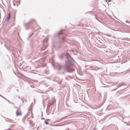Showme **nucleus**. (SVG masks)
Listing matches in <instances>:
<instances>
[{
    "instance_id": "obj_1",
    "label": "nucleus",
    "mask_w": 130,
    "mask_h": 130,
    "mask_svg": "<svg viewBox=\"0 0 130 130\" xmlns=\"http://www.w3.org/2000/svg\"><path fill=\"white\" fill-rule=\"evenodd\" d=\"M65 55L66 58L65 59V61L67 63L69 64V65L65 63L62 65L58 63H57L55 64L58 71H60L62 68L63 69V71L58 73L59 74L61 75H65L66 72L72 73L75 70L74 66L73 64L75 61L74 60L69 54L66 53ZM52 65L54 66V64H53Z\"/></svg>"
},
{
    "instance_id": "obj_2",
    "label": "nucleus",
    "mask_w": 130,
    "mask_h": 130,
    "mask_svg": "<svg viewBox=\"0 0 130 130\" xmlns=\"http://www.w3.org/2000/svg\"><path fill=\"white\" fill-rule=\"evenodd\" d=\"M63 29H61L57 33H56L55 36H58V41H57L55 40H53L52 41V49L53 50L54 48L58 50L62 48L64 42H67V40L66 39V37L62 36V35H64Z\"/></svg>"
},
{
    "instance_id": "obj_3",
    "label": "nucleus",
    "mask_w": 130,
    "mask_h": 130,
    "mask_svg": "<svg viewBox=\"0 0 130 130\" xmlns=\"http://www.w3.org/2000/svg\"><path fill=\"white\" fill-rule=\"evenodd\" d=\"M35 20L32 19L30 20L28 23L24 24V26L26 30H28L29 28H31L32 30L33 31L31 33H29L28 34V36L27 38V39L28 40H30V38L33 35L34 32L37 31V30H34L33 27L32 26V23H33L35 22Z\"/></svg>"
},
{
    "instance_id": "obj_4",
    "label": "nucleus",
    "mask_w": 130,
    "mask_h": 130,
    "mask_svg": "<svg viewBox=\"0 0 130 130\" xmlns=\"http://www.w3.org/2000/svg\"><path fill=\"white\" fill-rule=\"evenodd\" d=\"M14 34H16L17 35L16 37L14 38H13L11 40V43L13 44H15L18 41V37L19 38L20 40V39H21L19 36V34L18 32L15 30L14 32Z\"/></svg>"
},
{
    "instance_id": "obj_5",
    "label": "nucleus",
    "mask_w": 130,
    "mask_h": 130,
    "mask_svg": "<svg viewBox=\"0 0 130 130\" xmlns=\"http://www.w3.org/2000/svg\"><path fill=\"white\" fill-rule=\"evenodd\" d=\"M63 79H59L58 81L57 80H54V81L55 82H56L58 84H59V85H61V82L63 81Z\"/></svg>"
},
{
    "instance_id": "obj_6",
    "label": "nucleus",
    "mask_w": 130,
    "mask_h": 130,
    "mask_svg": "<svg viewBox=\"0 0 130 130\" xmlns=\"http://www.w3.org/2000/svg\"><path fill=\"white\" fill-rule=\"evenodd\" d=\"M65 54L63 53L59 55V58L61 60H62L63 59L65 56H66Z\"/></svg>"
},
{
    "instance_id": "obj_7",
    "label": "nucleus",
    "mask_w": 130,
    "mask_h": 130,
    "mask_svg": "<svg viewBox=\"0 0 130 130\" xmlns=\"http://www.w3.org/2000/svg\"><path fill=\"white\" fill-rule=\"evenodd\" d=\"M16 115L17 116H19L21 115L22 114L21 112L20 111H18V110L17 109L16 112Z\"/></svg>"
},
{
    "instance_id": "obj_8",
    "label": "nucleus",
    "mask_w": 130,
    "mask_h": 130,
    "mask_svg": "<svg viewBox=\"0 0 130 130\" xmlns=\"http://www.w3.org/2000/svg\"><path fill=\"white\" fill-rule=\"evenodd\" d=\"M47 47V45H46L45 46H43L42 47H41L40 50L41 51H43L44 50H45Z\"/></svg>"
},
{
    "instance_id": "obj_9",
    "label": "nucleus",
    "mask_w": 130,
    "mask_h": 130,
    "mask_svg": "<svg viewBox=\"0 0 130 130\" xmlns=\"http://www.w3.org/2000/svg\"><path fill=\"white\" fill-rule=\"evenodd\" d=\"M5 120L7 122H11V123L13 122V120L11 119H8V118H6V119H5Z\"/></svg>"
},
{
    "instance_id": "obj_10",
    "label": "nucleus",
    "mask_w": 130,
    "mask_h": 130,
    "mask_svg": "<svg viewBox=\"0 0 130 130\" xmlns=\"http://www.w3.org/2000/svg\"><path fill=\"white\" fill-rule=\"evenodd\" d=\"M130 71V69H128L126 71H124L123 72H121V73H123V75H124L126 74L128 72Z\"/></svg>"
},
{
    "instance_id": "obj_11",
    "label": "nucleus",
    "mask_w": 130,
    "mask_h": 130,
    "mask_svg": "<svg viewBox=\"0 0 130 130\" xmlns=\"http://www.w3.org/2000/svg\"><path fill=\"white\" fill-rule=\"evenodd\" d=\"M11 17V13H10L9 12L8 14V15L7 17V21H8L10 19Z\"/></svg>"
},
{
    "instance_id": "obj_12",
    "label": "nucleus",
    "mask_w": 130,
    "mask_h": 130,
    "mask_svg": "<svg viewBox=\"0 0 130 130\" xmlns=\"http://www.w3.org/2000/svg\"><path fill=\"white\" fill-rule=\"evenodd\" d=\"M6 48L8 50L10 51L11 52H12V53L13 54H14L13 53V50L12 49H11L9 46H7L6 47Z\"/></svg>"
},
{
    "instance_id": "obj_13",
    "label": "nucleus",
    "mask_w": 130,
    "mask_h": 130,
    "mask_svg": "<svg viewBox=\"0 0 130 130\" xmlns=\"http://www.w3.org/2000/svg\"><path fill=\"white\" fill-rule=\"evenodd\" d=\"M50 120L49 119H46L44 121V123L46 124H48V121H50Z\"/></svg>"
},
{
    "instance_id": "obj_14",
    "label": "nucleus",
    "mask_w": 130,
    "mask_h": 130,
    "mask_svg": "<svg viewBox=\"0 0 130 130\" xmlns=\"http://www.w3.org/2000/svg\"><path fill=\"white\" fill-rule=\"evenodd\" d=\"M67 76L68 77H65V79L67 80H70V79L69 77L71 78V76L69 75H68Z\"/></svg>"
},
{
    "instance_id": "obj_15",
    "label": "nucleus",
    "mask_w": 130,
    "mask_h": 130,
    "mask_svg": "<svg viewBox=\"0 0 130 130\" xmlns=\"http://www.w3.org/2000/svg\"><path fill=\"white\" fill-rule=\"evenodd\" d=\"M97 40L98 41H99L100 43H103L101 42V41L100 40V39L99 38V37H98V38H96Z\"/></svg>"
},
{
    "instance_id": "obj_16",
    "label": "nucleus",
    "mask_w": 130,
    "mask_h": 130,
    "mask_svg": "<svg viewBox=\"0 0 130 130\" xmlns=\"http://www.w3.org/2000/svg\"><path fill=\"white\" fill-rule=\"evenodd\" d=\"M103 105L102 103H100V104H98V105L97 107L98 108L100 107Z\"/></svg>"
},
{
    "instance_id": "obj_17",
    "label": "nucleus",
    "mask_w": 130,
    "mask_h": 130,
    "mask_svg": "<svg viewBox=\"0 0 130 130\" xmlns=\"http://www.w3.org/2000/svg\"><path fill=\"white\" fill-rule=\"evenodd\" d=\"M15 13H14V17H13V22L15 21Z\"/></svg>"
},
{
    "instance_id": "obj_18",
    "label": "nucleus",
    "mask_w": 130,
    "mask_h": 130,
    "mask_svg": "<svg viewBox=\"0 0 130 130\" xmlns=\"http://www.w3.org/2000/svg\"><path fill=\"white\" fill-rule=\"evenodd\" d=\"M8 101L10 103V104H14L13 103L11 102H10V101L8 100V101Z\"/></svg>"
},
{
    "instance_id": "obj_19",
    "label": "nucleus",
    "mask_w": 130,
    "mask_h": 130,
    "mask_svg": "<svg viewBox=\"0 0 130 130\" xmlns=\"http://www.w3.org/2000/svg\"><path fill=\"white\" fill-rule=\"evenodd\" d=\"M25 120H24V118L22 119V121L24 123H25Z\"/></svg>"
},
{
    "instance_id": "obj_20",
    "label": "nucleus",
    "mask_w": 130,
    "mask_h": 130,
    "mask_svg": "<svg viewBox=\"0 0 130 130\" xmlns=\"http://www.w3.org/2000/svg\"><path fill=\"white\" fill-rule=\"evenodd\" d=\"M51 125H53V126H58V125L57 124H55V125H51Z\"/></svg>"
},
{
    "instance_id": "obj_21",
    "label": "nucleus",
    "mask_w": 130,
    "mask_h": 130,
    "mask_svg": "<svg viewBox=\"0 0 130 130\" xmlns=\"http://www.w3.org/2000/svg\"><path fill=\"white\" fill-rule=\"evenodd\" d=\"M15 125V124H12L10 125V127H12L13 126H14Z\"/></svg>"
},
{
    "instance_id": "obj_22",
    "label": "nucleus",
    "mask_w": 130,
    "mask_h": 130,
    "mask_svg": "<svg viewBox=\"0 0 130 130\" xmlns=\"http://www.w3.org/2000/svg\"><path fill=\"white\" fill-rule=\"evenodd\" d=\"M96 68H97L98 69H101L102 70V68H99L98 67H97Z\"/></svg>"
},
{
    "instance_id": "obj_23",
    "label": "nucleus",
    "mask_w": 130,
    "mask_h": 130,
    "mask_svg": "<svg viewBox=\"0 0 130 130\" xmlns=\"http://www.w3.org/2000/svg\"><path fill=\"white\" fill-rule=\"evenodd\" d=\"M68 46H67V45H66L64 46V48H67L68 47Z\"/></svg>"
},
{
    "instance_id": "obj_24",
    "label": "nucleus",
    "mask_w": 130,
    "mask_h": 130,
    "mask_svg": "<svg viewBox=\"0 0 130 130\" xmlns=\"http://www.w3.org/2000/svg\"><path fill=\"white\" fill-rule=\"evenodd\" d=\"M26 118V116H24V117L23 118H24V120H25Z\"/></svg>"
},
{
    "instance_id": "obj_25",
    "label": "nucleus",
    "mask_w": 130,
    "mask_h": 130,
    "mask_svg": "<svg viewBox=\"0 0 130 130\" xmlns=\"http://www.w3.org/2000/svg\"><path fill=\"white\" fill-rule=\"evenodd\" d=\"M1 97L2 98H3L4 99H5V97H4V96H1Z\"/></svg>"
},
{
    "instance_id": "obj_26",
    "label": "nucleus",
    "mask_w": 130,
    "mask_h": 130,
    "mask_svg": "<svg viewBox=\"0 0 130 130\" xmlns=\"http://www.w3.org/2000/svg\"><path fill=\"white\" fill-rule=\"evenodd\" d=\"M20 1H21V0H19V1L17 2H18L19 3V4L20 3Z\"/></svg>"
},
{
    "instance_id": "obj_27",
    "label": "nucleus",
    "mask_w": 130,
    "mask_h": 130,
    "mask_svg": "<svg viewBox=\"0 0 130 130\" xmlns=\"http://www.w3.org/2000/svg\"><path fill=\"white\" fill-rule=\"evenodd\" d=\"M31 43H34V41L33 40H32L31 41Z\"/></svg>"
},
{
    "instance_id": "obj_28",
    "label": "nucleus",
    "mask_w": 130,
    "mask_h": 130,
    "mask_svg": "<svg viewBox=\"0 0 130 130\" xmlns=\"http://www.w3.org/2000/svg\"><path fill=\"white\" fill-rule=\"evenodd\" d=\"M126 22H128L129 23H130V22H129L127 20H126Z\"/></svg>"
},
{
    "instance_id": "obj_29",
    "label": "nucleus",
    "mask_w": 130,
    "mask_h": 130,
    "mask_svg": "<svg viewBox=\"0 0 130 130\" xmlns=\"http://www.w3.org/2000/svg\"><path fill=\"white\" fill-rule=\"evenodd\" d=\"M121 86V85H118V87H119Z\"/></svg>"
},
{
    "instance_id": "obj_30",
    "label": "nucleus",
    "mask_w": 130,
    "mask_h": 130,
    "mask_svg": "<svg viewBox=\"0 0 130 130\" xmlns=\"http://www.w3.org/2000/svg\"><path fill=\"white\" fill-rule=\"evenodd\" d=\"M22 103L23 104L24 101V100H22Z\"/></svg>"
},
{
    "instance_id": "obj_31",
    "label": "nucleus",
    "mask_w": 130,
    "mask_h": 130,
    "mask_svg": "<svg viewBox=\"0 0 130 130\" xmlns=\"http://www.w3.org/2000/svg\"><path fill=\"white\" fill-rule=\"evenodd\" d=\"M117 88H116V89H113V91H115L116 89Z\"/></svg>"
},
{
    "instance_id": "obj_32",
    "label": "nucleus",
    "mask_w": 130,
    "mask_h": 130,
    "mask_svg": "<svg viewBox=\"0 0 130 130\" xmlns=\"http://www.w3.org/2000/svg\"><path fill=\"white\" fill-rule=\"evenodd\" d=\"M65 106H68L67 105L66 103L65 105H64V107Z\"/></svg>"
},
{
    "instance_id": "obj_33",
    "label": "nucleus",
    "mask_w": 130,
    "mask_h": 130,
    "mask_svg": "<svg viewBox=\"0 0 130 130\" xmlns=\"http://www.w3.org/2000/svg\"><path fill=\"white\" fill-rule=\"evenodd\" d=\"M48 110V109H47L46 111V112L47 113Z\"/></svg>"
},
{
    "instance_id": "obj_34",
    "label": "nucleus",
    "mask_w": 130,
    "mask_h": 130,
    "mask_svg": "<svg viewBox=\"0 0 130 130\" xmlns=\"http://www.w3.org/2000/svg\"><path fill=\"white\" fill-rule=\"evenodd\" d=\"M5 100H6V101H8V100H7V99H6V98H5Z\"/></svg>"
},
{
    "instance_id": "obj_35",
    "label": "nucleus",
    "mask_w": 130,
    "mask_h": 130,
    "mask_svg": "<svg viewBox=\"0 0 130 130\" xmlns=\"http://www.w3.org/2000/svg\"><path fill=\"white\" fill-rule=\"evenodd\" d=\"M20 99L21 100H23V99L22 98H20Z\"/></svg>"
},
{
    "instance_id": "obj_36",
    "label": "nucleus",
    "mask_w": 130,
    "mask_h": 130,
    "mask_svg": "<svg viewBox=\"0 0 130 130\" xmlns=\"http://www.w3.org/2000/svg\"><path fill=\"white\" fill-rule=\"evenodd\" d=\"M7 130H11V129L10 128H9Z\"/></svg>"
},
{
    "instance_id": "obj_37",
    "label": "nucleus",
    "mask_w": 130,
    "mask_h": 130,
    "mask_svg": "<svg viewBox=\"0 0 130 130\" xmlns=\"http://www.w3.org/2000/svg\"><path fill=\"white\" fill-rule=\"evenodd\" d=\"M45 119L44 118H41V119L42 120H43V119Z\"/></svg>"
},
{
    "instance_id": "obj_38",
    "label": "nucleus",
    "mask_w": 130,
    "mask_h": 130,
    "mask_svg": "<svg viewBox=\"0 0 130 130\" xmlns=\"http://www.w3.org/2000/svg\"><path fill=\"white\" fill-rule=\"evenodd\" d=\"M25 102H27V100H26L25 101Z\"/></svg>"
},
{
    "instance_id": "obj_39",
    "label": "nucleus",
    "mask_w": 130,
    "mask_h": 130,
    "mask_svg": "<svg viewBox=\"0 0 130 130\" xmlns=\"http://www.w3.org/2000/svg\"><path fill=\"white\" fill-rule=\"evenodd\" d=\"M95 19H96L97 20H98V19L96 17L95 18Z\"/></svg>"
},
{
    "instance_id": "obj_40",
    "label": "nucleus",
    "mask_w": 130,
    "mask_h": 130,
    "mask_svg": "<svg viewBox=\"0 0 130 130\" xmlns=\"http://www.w3.org/2000/svg\"><path fill=\"white\" fill-rule=\"evenodd\" d=\"M101 41V42H102L103 43V42H104L103 41V40H102Z\"/></svg>"
},
{
    "instance_id": "obj_41",
    "label": "nucleus",
    "mask_w": 130,
    "mask_h": 130,
    "mask_svg": "<svg viewBox=\"0 0 130 130\" xmlns=\"http://www.w3.org/2000/svg\"><path fill=\"white\" fill-rule=\"evenodd\" d=\"M14 107H15V108H17V107H16V106H15Z\"/></svg>"
},
{
    "instance_id": "obj_42",
    "label": "nucleus",
    "mask_w": 130,
    "mask_h": 130,
    "mask_svg": "<svg viewBox=\"0 0 130 130\" xmlns=\"http://www.w3.org/2000/svg\"><path fill=\"white\" fill-rule=\"evenodd\" d=\"M92 130H95V129H92Z\"/></svg>"
},
{
    "instance_id": "obj_43",
    "label": "nucleus",
    "mask_w": 130,
    "mask_h": 130,
    "mask_svg": "<svg viewBox=\"0 0 130 130\" xmlns=\"http://www.w3.org/2000/svg\"><path fill=\"white\" fill-rule=\"evenodd\" d=\"M18 98H20V97L19 96Z\"/></svg>"
},
{
    "instance_id": "obj_44",
    "label": "nucleus",
    "mask_w": 130,
    "mask_h": 130,
    "mask_svg": "<svg viewBox=\"0 0 130 130\" xmlns=\"http://www.w3.org/2000/svg\"><path fill=\"white\" fill-rule=\"evenodd\" d=\"M2 96V95L1 94H0V96Z\"/></svg>"
},
{
    "instance_id": "obj_45",
    "label": "nucleus",
    "mask_w": 130,
    "mask_h": 130,
    "mask_svg": "<svg viewBox=\"0 0 130 130\" xmlns=\"http://www.w3.org/2000/svg\"><path fill=\"white\" fill-rule=\"evenodd\" d=\"M38 128H39V127H37V129H38Z\"/></svg>"
},
{
    "instance_id": "obj_46",
    "label": "nucleus",
    "mask_w": 130,
    "mask_h": 130,
    "mask_svg": "<svg viewBox=\"0 0 130 130\" xmlns=\"http://www.w3.org/2000/svg\"><path fill=\"white\" fill-rule=\"evenodd\" d=\"M49 113H48L47 114V115H49Z\"/></svg>"
},
{
    "instance_id": "obj_47",
    "label": "nucleus",
    "mask_w": 130,
    "mask_h": 130,
    "mask_svg": "<svg viewBox=\"0 0 130 130\" xmlns=\"http://www.w3.org/2000/svg\"><path fill=\"white\" fill-rule=\"evenodd\" d=\"M96 70H97V69H96Z\"/></svg>"
},
{
    "instance_id": "obj_48",
    "label": "nucleus",
    "mask_w": 130,
    "mask_h": 130,
    "mask_svg": "<svg viewBox=\"0 0 130 130\" xmlns=\"http://www.w3.org/2000/svg\"><path fill=\"white\" fill-rule=\"evenodd\" d=\"M39 28H40V27H39Z\"/></svg>"
},
{
    "instance_id": "obj_49",
    "label": "nucleus",
    "mask_w": 130,
    "mask_h": 130,
    "mask_svg": "<svg viewBox=\"0 0 130 130\" xmlns=\"http://www.w3.org/2000/svg\"><path fill=\"white\" fill-rule=\"evenodd\" d=\"M17 91H18V90H17Z\"/></svg>"
},
{
    "instance_id": "obj_50",
    "label": "nucleus",
    "mask_w": 130,
    "mask_h": 130,
    "mask_svg": "<svg viewBox=\"0 0 130 130\" xmlns=\"http://www.w3.org/2000/svg\"><path fill=\"white\" fill-rule=\"evenodd\" d=\"M13 4H14V3Z\"/></svg>"
},
{
    "instance_id": "obj_51",
    "label": "nucleus",
    "mask_w": 130,
    "mask_h": 130,
    "mask_svg": "<svg viewBox=\"0 0 130 130\" xmlns=\"http://www.w3.org/2000/svg\"><path fill=\"white\" fill-rule=\"evenodd\" d=\"M37 130H38L37 129Z\"/></svg>"
}]
</instances>
